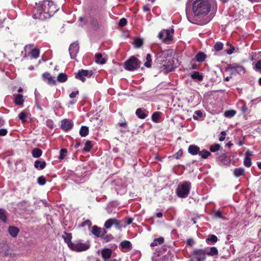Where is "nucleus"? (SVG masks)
Wrapping results in <instances>:
<instances>
[{"mask_svg":"<svg viewBox=\"0 0 261 261\" xmlns=\"http://www.w3.org/2000/svg\"><path fill=\"white\" fill-rule=\"evenodd\" d=\"M57 9L52 1L45 0L34 10V18L45 20L56 12Z\"/></svg>","mask_w":261,"mask_h":261,"instance_id":"f257e3e1","label":"nucleus"},{"mask_svg":"<svg viewBox=\"0 0 261 261\" xmlns=\"http://www.w3.org/2000/svg\"><path fill=\"white\" fill-rule=\"evenodd\" d=\"M211 9V4L208 0H196L192 4L193 13L199 18L206 16Z\"/></svg>","mask_w":261,"mask_h":261,"instance_id":"f03ea898","label":"nucleus"},{"mask_svg":"<svg viewBox=\"0 0 261 261\" xmlns=\"http://www.w3.org/2000/svg\"><path fill=\"white\" fill-rule=\"evenodd\" d=\"M191 189V183L189 181L180 182L176 190L177 195L180 198L187 197Z\"/></svg>","mask_w":261,"mask_h":261,"instance_id":"7ed1b4c3","label":"nucleus"},{"mask_svg":"<svg viewBox=\"0 0 261 261\" xmlns=\"http://www.w3.org/2000/svg\"><path fill=\"white\" fill-rule=\"evenodd\" d=\"M141 62L135 57H131L125 63V68L129 71H133L140 67Z\"/></svg>","mask_w":261,"mask_h":261,"instance_id":"20e7f679","label":"nucleus"},{"mask_svg":"<svg viewBox=\"0 0 261 261\" xmlns=\"http://www.w3.org/2000/svg\"><path fill=\"white\" fill-rule=\"evenodd\" d=\"M206 259V250L198 249L194 250L190 261H204Z\"/></svg>","mask_w":261,"mask_h":261,"instance_id":"39448f33","label":"nucleus"},{"mask_svg":"<svg viewBox=\"0 0 261 261\" xmlns=\"http://www.w3.org/2000/svg\"><path fill=\"white\" fill-rule=\"evenodd\" d=\"M33 45L30 44L25 46L24 48V58L27 57V53H28L32 58L34 59H37L39 56L40 50L37 48H33Z\"/></svg>","mask_w":261,"mask_h":261,"instance_id":"423d86ee","label":"nucleus"},{"mask_svg":"<svg viewBox=\"0 0 261 261\" xmlns=\"http://www.w3.org/2000/svg\"><path fill=\"white\" fill-rule=\"evenodd\" d=\"M173 30H163L158 35V37L164 42H168L172 40Z\"/></svg>","mask_w":261,"mask_h":261,"instance_id":"0eeeda50","label":"nucleus"},{"mask_svg":"<svg viewBox=\"0 0 261 261\" xmlns=\"http://www.w3.org/2000/svg\"><path fill=\"white\" fill-rule=\"evenodd\" d=\"M69 247L73 251L80 252L88 250L90 247V245L86 243H69Z\"/></svg>","mask_w":261,"mask_h":261,"instance_id":"6e6552de","label":"nucleus"},{"mask_svg":"<svg viewBox=\"0 0 261 261\" xmlns=\"http://www.w3.org/2000/svg\"><path fill=\"white\" fill-rule=\"evenodd\" d=\"M173 64L174 61L172 58L170 57L169 59L165 61V63L161 66V70L164 72L171 71L174 68Z\"/></svg>","mask_w":261,"mask_h":261,"instance_id":"1a4fd4ad","label":"nucleus"},{"mask_svg":"<svg viewBox=\"0 0 261 261\" xmlns=\"http://www.w3.org/2000/svg\"><path fill=\"white\" fill-rule=\"evenodd\" d=\"M92 74L91 70H82L79 71L75 77L84 82L86 81V77H90Z\"/></svg>","mask_w":261,"mask_h":261,"instance_id":"9d476101","label":"nucleus"},{"mask_svg":"<svg viewBox=\"0 0 261 261\" xmlns=\"http://www.w3.org/2000/svg\"><path fill=\"white\" fill-rule=\"evenodd\" d=\"M226 70L229 71L231 74H234L236 73L240 74L245 72L244 68L242 66L233 64L229 65L226 68Z\"/></svg>","mask_w":261,"mask_h":261,"instance_id":"9b49d317","label":"nucleus"},{"mask_svg":"<svg viewBox=\"0 0 261 261\" xmlns=\"http://www.w3.org/2000/svg\"><path fill=\"white\" fill-rule=\"evenodd\" d=\"M79 44L76 42H74L70 45L69 48V51L71 58H75L77 53L79 51Z\"/></svg>","mask_w":261,"mask_h":261,"instance_id":"f8f14e48","label":"nucleus"},{"mask_svg":"<svg viewBox=\"0 0 261 261\" xmlns=\"http://www.w3.org/2000/svg\"><path fill=\"white\" fill-rule=\"evenodd\" d=\"M43 80L50 85H55L56 84V81L55 79L47 72H45L42 75Z\"/></svg>","mask_w":261,"mask_h":261,"instance_id":"ddd939ff","label":"nucleus"},{"mask_svg":"<svg viewBox=\"0 0 261 261\" xmlns=\"http://www.w3.org/2000/svg\"><path fill=\"white\" fill-rule=\"evenodd\" d=\"M73 126L72 121L69 119H64L62 121L61 127L63 130L67 131Z\"/></svg>","mask_w":261,"mask_h":261,"instance_id":"4468645a","label":"nucleus"},{"mask_svg":"<svg viewBox=\"0 0 261 261\" xmlns=\"http://www.w3.org/2000/svg\"><path fill=\"white\" fill-rule=\"evenodd\" d=\"M92 233L96 237H101L104 235L105 231L96 226H94L92 228Z\"/></svg>","mask_w":261,"mask_h":261,"instance_id":"2eb2a0df","label":"nucleus"},{"mask_svg":"<svg viewBox=\"0 0 261 261\" xmlns=\"http://www.w3.org/2000/svg\"><path fill=\"white\" fill-rule=\"evenodd\" d=\"M101 253L103 260L107 261L111 256L112 250L108 248H105L101 250Z\"/></svg>","mask_w":261,"mask_h":261,"instance_id":"dca6fc26","label":"nucleus"},{"mask_svg":"<svg viewBox=\"0 0 261 261\" xmlns=\"http://www.w3.org/2000/svg\"><path fill=\"white\" fill-rule=\"evenodd\" d=\"M0 252L2 253L4 256L13 257L14 256V254L11 252L10 247L7 245L5 246L0 250Z\"/></svg>","mask_w":261,"mask_h":261,"instance_id":"f3484780","label":"nucleus"},{"mask_svg":"<svg viewBox=\"0 0 261 261\" xmlns=\"http://www.w3.org/2000/svg\"><path fill=\"white\" fill-rule=\"evenodd\" d=\"M199 147L195 145H191L188 148V151L192 155H196L199 154Z\"/></svg>","mask_w":261,"mask_h":261,"instance_id":"a211bd4d","label":"nucleus"},{"mask_svg":"<svg viewBox=\"0 0 261 261\" xmlns=\"http://www.w3.org/2000/svg\"><path fill=\"white\" fill-rule=\"evenodd\" d=\"M8 232L11 236L15 238L17 236L19 232V229L16 227L10 226L8 228Z\"/></svg>","mask_w":261,"mask_h":261,"instance_id":"6ab92c4d","label":"nucleus"},{"mask_svg":"<svg viewBox=\"0 0 261 261\" xmlns=\"http://www.w3.org/2000/svg\"><path fill=\"white\" fill-rule=\"evenodd\" d=\"M191 77L192 79L198 82L202 81L203 79V75L198 71L193 72L191 74Z\"/></svg>","mask_w":261,"mask_h":261,"instance_id":"aec40b11","label":"nucleus"},{"mask_svg":"<svg viewBox=\"0 0 261 261\" xmlns=\"http://www.w3.org/2000/svg\"><path fill=\"white\" fill-rule=\"evenodd\" d=\"M148 114V112L143 111L141 109L139 108L137 109L136 111V114L140 119H144L145 118Z\"/></svg>","mask_w":261,"mask_h":261,"instance_id":"412c9836","label":"nucleus"},{"mask_svg":"<svg viewBox=\"0 0 261 261\" xmlns=\"http://www.w3.org/2000/svg\"><path fill=\"white\" fill-rule=\"evenodd\" d=\"M120 246L124 251H127L130 249L131 247V243L128 241H124L121 243Z\"/></svg>","mask_w":261,"mask_h":261,"instance_id":"4be33fe9","label":"nucleus"},{"mask_svg":"<svg viewBox=\"0 0 261 261\" xmlns=\"http://www.w3.org/2000/svg\"><path fill=\"white\" fill-rule=\"evenodd\" d=\"M95 57V62L97 63H98L100 64H103L106 62V60H105V59L102 58V55L101 54H99V53L96 54Z\"/></svg>","mask_w":261,"mask_h":261,"instance_id":"5701e85b","label":"nucleus"},{"mask_svg":"<svg viewBox=\"0 0 261 261\" xmlns=\"http://www.w3.org/2000/svg\"><path fill=\"white\" fill-rule=\"evenodd\" d=\"M23 97L21 94H17L15 98L14 102L16 105L20 106L24 102Z\"/></svg>","mask_w":261,"mask_h":261,"instance_id":"b1692460","label":"nucleus"},{"mask_svg":"<svg viewBox=\"0 0 261 261\" xmlns=\"http://www.w3.org/2000/svg\"><path fill=\"white\" fill-rule=\"evenodd\" d=\"M46 166V162L45 161H40L37 160L35 162L34 166L37 169H43Z\"/></svg>","mask_w":261,"mask_h":261,"instance_id":"393cba45","label":"nucleus"},{"mask_svg":"<svg viewBox=\"0 0 261 261\" xmlns=\"http://www.w3.org/2000/svg\"><path fill=\"white\" fill-rule=\"evenodd\" d=\"M206 254L209 256H215L218 255V251L215 247H212L206 251Z\"/></svg>","mask_w":261,"mask_h":261,"instance_id":"a878e982","label":"nucleus"},{"mask_svg":"<svg viewBox=\"0 0 261 261\" xmlns=\"http://www.w3.org/2000/svg\"><path fill=\"white\" fill-rule=\"evenodd\" d=\"M29 116V113L27 110H24L19 114V118L22 122L27 121L26 118Z\"/></svg>","mask_w":261,"mask_h":261,"instance_id":"bb28decb","label":"nucleus"},{"mask_svg":"<svg viewBox=\"0 0 261 261\" xmlns=\"http://www.w3.org/2000/svg\"><path fill=\"white\" fill-rule=\"evenodd\" d=\"M245 172V170L243 168H238L234 169L233 174L234 175L238 177L241 175H243Z\"/></svg>","mask_w":261,"mask_h":261,"instance_id":"cd10ccee","label":"nucleus"},{"mask_svg":"<svg viewBox=\"0 0 261 261\" xmlns=\"http://www.w3.org/2000/svg\"><path fill=\"white\" fill-rule=\"evenodd\" d=\"M57 80L60 83L65 82L67 80V76L65 73H60L57 76Z\"/></svg>","mask_w":261,"mask_h":261,"instance_id":"c85d7f7f","label":"nucleus"},{"mask_svg":"<svg viewBox=\"0 0 261 261\" xmlns=\"http://www.w3.org/2000/svg\"><path fill=\"white\" fill-rule=\"evenodd\" d=\"M42 150L39 148H36L32 150V153L33 157L37 158L42 155Z\"/></svg>","mask_w":261,"mask_h":261,"instance_id":"c756f323","label":"nucleus"},{"mask_svg":"<svg viewBox=\"0 0 261 261\" xmlns=\"http://www.w3.org/2000/svg\"><path fill=\"white\" fill-rule=\"evenodd\" d=\"M89 133L88 127L85 126H83L81 127L80 130V134L82 137L86 136Z\"/></svg>","mask_w":261,"mask_h":261,"instance_id":"7c9ffc66","label":"nucleus"},{"mask_svg":"<svg viewBox=\"0 0 261 261\" xmlns=\"http://www.w3.org/2000/svg\"><path fill=\"white\" fill-rule=\"evenodd\" d=\"M160 116L161 113L159 112H155L152 115L151 119L153 122L158 123L159 122Z\"/></svg>","mask_w":261,"mask_h":261,"instance_id":"2f4dec72","label":"nucleus"},{"mask_svg":"<svg viewBox=\"0 0 261 261\" xmlns=\"http://www.w3.org/2000/svg\"><path fill=\"white\" fill-rule=\"evenodd\" d=\"M164 238L163 237H160L159 238L155 239L154 241L151 243L150 246L152 247H154L156 246L158 244H161L164 242Z\"/></svg>","mask_w":261,"mask_h":261,"instance_id":"473e14b6","label":"nucleus"},{"mask_svg":"<svg viewBox=\"0 0 261 261\" xmlns=\"http://www.w3.org/2000/svg\"><path fill=\"white\" fill-rule=\"evenodd\" d=\"M202 159H206L208 158V156H210L211 153L210 152L205 150L203 149L201 151H199V154H198Z\"/></svg>","mask_w":261,"mask_h":261,"instance_id":"72a5a7b5","label":"nucleus"},{"mask_svg":"<svg viewBox=\"0 0 261 261\" xmlns=\"http://www.w3.org/2000/svg\"><path fill=\"white\" fill-rule=\"evenodd\" d=\"M206 56L203 53H199L196 56V60L199 62H202L204 61Z\"/></svg>","mask_w":261,"mask_h":261,"instance_id":"f704fd0d","label":"nucleus"},{"mask_svg":"<svg viewBox=\"0 0 261 261\" xmlns=\"http://www.w3.org/2000/svg\"><path fill=\"white\" fill-rule=\"evenodd\" d=\"M143 43V40L141 38H136L134 41V44L137 48L140 47Z\"/></svg>","mask_w":261,"mask_h":261,"instance_id":"c9c22d12","label":"nucleus"},{"mask_svg":"<svg viewBox=\"0 0 261 261\" xmlns=\"http://www.w3.org/2000/svg\"><path fill=\"white\" fill-rule=\"evenodd\" d=\"M114 218L109 219L107 220L105 223V227L107 229H109L113 225Z\"/></svg>","mask_w":261,"mask_h":261,"instance_id":"e433bc0d","label":"nucleus"},{"mask_svg":"<svg viewBox=\"0 0 261 261\" xmlns=\"http://www.w3.org/2000/svg\"><path fill=\"white\" fill-rule=\"evenodd\" d=\"M7 215L6 211L3 209H0V219L3 222H6L7 221Z\"/></svg>","mask_w":261,"mask_h":261,"instance_id":"4c0bfd02","label":"nucleus"},{"mask_svg":"<svg viewBox=\"0 0 261 261\" xmlns=\"http://www.w3.org/2000/svg\"><path fill=\"white\" fill-rule=\"evenodd\" d=\"M146 62L144 63V65L147 67H150L151 66V56L149 54H147L146 57Z\"/></svg>","mask_w":261,"mask_h":261,"instance_id":"58836bf2","label":"nucleus"},{"mask_svg":"<svg viewBox=\"0 0 261 261\" xmlns=\"http://www.w3.org/2000/svg\"><path fill=\"white\" fill-rule=\"evenodd\" d=\"M92 145L91 142L89 141H87L85 144V147L83 148V150L85 151H89L91 149Z\"/></svg>","mask_w":261,"mask_h":261,"instance_id":"ea45409f","label":"nucleus"},{"mask_svg":"<svg viewBox=\"0 0 261 261\" xmlns=\"http://www.w3.org/2000/svg\"><path fill=\"white\" fill-rule=\"evenodd\" d=\"M236 114V112L234 110L227 111L224 113V116L227 117H232Z\"/></svg>","mask_w":261,"mask_h":261,"instance_id":"a19ab883","label":"nucleus"},{"mask_svg":"<svg viewBox=\"0 0 261 261\" xmlns=\"http://www.w3.org/2000/svg\"><path fill=\"white\" fill-rule=\"evenodd\" d=\"M244 165L246 167H249L251 166L252 163L251 159L249 157H245L244 161Z\"/></svg>","mask_w":261,"mask_h":261,"instance_id":"79ce46f5","label":"nucleus"},{"mask_svg":"<svg viewBox=\"0 0 261 261\" xmlns=\"http://www.w3.org/2000/svg\"><path fill=\"white\" fill-rule=\"evenodd\" d=\"M220 146L218 144H216L213 145H211L210 147V149L212 152H215L220 149Z\"/></svg>","mask_w":261,"mask_h":261,"instance_id":"37998d69","label":"nucleus"},{"mask_svg":"<svg viewBox=\"0 0 261 261\" xmlns=\"http://www.w3.org/2000/svg\"><path fill=\"white\" fill-rule=\"evenodd\" d=\"M67 152V150L66 149H64V148L60 150V156H59L60 159H61V160L64 159L66 155Z\"/></svg>","mask_w":261,"mask_h":261,"instance_id":"c03bdc74","label":"nucleus"},{"mask_svg":"<svg viewBox=\"0 0 261 261\" xmlns=\"http://www.w3.org/2000/svg\"><path fill=\"white\" fill-rule=\"evenodd\" d=\"M207 241H211L213 243H216L218 241V238L216 236L212 234L209 236L207 239Z\"/></svg>","mask_w":261,"mask_h":261,"instance_id":"a18cd8bd","label":"nucleus"},{"mask_svg":"<svg viewBox=\"0 0 261 261\" xmlns=\"http://www.w3.org/2000/svg\"><path fill=\"white\" fill-rule=\"evenodd\" d=\"M64 240L67 243L69 246V243H72L71 241V235L70 233H66V236L64 237Z\"/></svg>","mask_w":261,"mask_h":261,"instance_id":"49530a36","label":"nucleus"},{"mask_svg":"<svg viewBox=\"0 0 261 261\" xmlns=\"http://www.w3.org/2000/svg\"><path fill=\"white\" fill-rule=\"evenodd\" d=\"M223 46V45L222 43L217 42L215 44V45L214 46V48L216 50L219 51L222 49Z\"/></svg>","mask_w":261,"mask_h":261,"instance_id":"de8ad7c7","label":"nucleus"},{"mask_svg":"<svg viewBox=\"0 0 261 261\" xmlns=\"http://www.w3.org/2000/svg\"><path fill=\"white\" fill-rule=\"evenodd\" d=\"M202 115V113L200 111H196L195 112L194 114L193 115V118L194 119H197L198 117H201Z\"/></svg>","mask_w":261,"mask_h":261,"instance_id":"09e8293b","label":"nucleus"},{"mask_svg":"<svg viewBox=\"0 0 261 261\" xmlns=\"http://www.w3.org/2000/svg\"><path fill=\"white\" fill-rule=\"evenodd\" d=\"M38 182L40 185H44L45 184L46 180L44 177L40 176L38 178Z\"/></svg>","mask_w":261,"mask_h":261,"instance_id":"8fccbe9b","label":"nucleus"},{"mask_svg":"<svg viewBox=\"0 0 261 261\" xmlns=\"http://www.w3.org/2000/svg\"><path fill=\"white\" fill-rule=\"evenodd\" d=\"M169 52L168 50H165L164 51H163L161 55L159 56V58H162V59H163V58H167L169 57Z\"/></svg>","mask_w":261,"mask_h":261,"instance_id":"3c124183","label":"nucleus"},{"mask_svg":"<svg viewBox=\"0 0 261 261\" xmlns=\"http://www.w3.org/2000/svg\"><path fill=\"white\" fill-rule=\"evenodd\" d=\"M113 225L115 226L117 228L120 229L121 228L120 221L114 218Z\"/></svg>","mask_w":261,"mask_h":261,"instance_id":"603ef678","label":"nucleus"},{"mask_svg":"<svg viewBox=\"0 0 261 261\" xmlns=\"http://www.w3.org/2000/svg\"><path fill=\"white\" fill-rule=\"evenodd\" d=\"M127 23V20L125 18H121L119 22V25L121 27L124 26Z\"/></svg>","mask_w":261,"mask_h":261,"instance_id":"864d4df0","label":"nucleus"},{"mask_svg":"<svg viewBox=\"0 0 261 261\" xmlns=\"http://www.w3.org/2000/svg\"><path fill=\"white\" fill-rule=\"evenodd\" d=\"M255 68L259 71H261V59L257 62Z\"/></svg>","mask_w":261,"mask_h":261,"instance_id":"5fc2aeb1","label":"nucleus"},{"mask_svg":"<svg viewBox=\"0 0 261 261\" xmlns=\"http://www.w3.org/2000/svg\"><path fill=\"white\" fill-rule=\"evenodd\" d=\"M225 136H226V133L224 131L222 132L221 133V136L219 138V141H224L225 138Z\"/></svg>","mask_w":261,"mask_h":261,"instance_id":"6e6d98bb","label":"nucleus"},{"mask_svg":"<svg viewBox=\"0 0 261 261\" xmlns=\"http://www.w3.org/2000/svg\"><path fill=\"white\" fill-rule=\"evenodd\" d=\"M234 50V47L233 46L230 45L229 49L227 50V53L228 55H231L233 53Z\"/></svg>","mask_w":261,"mask_h":261,"instance_id":"4d7b16f0","label":"nucleus"},{"mask_svg":"<svg viewBox=\"0 0 261 261\" xmlns=\"http://www.w3.org/2000/svg\"><path fill=\"white\" fill-rule=\"evenodd\" d=\"M79 92L78 90L76 91L75 92H72L69 95V97L71 98H73L76 96V95L79 94Z\"/></svg>","mask_w":261,"mask_h":261,"instance_id":"13d9d810","label":"nucleus"},{"mask_svg":"<svg viewBox=\"0 0 261 261\" xmlns=\"http://www.w3.org/2000/svg\"><path fill=\"white\" fill-rule=\"evenodd\" d=\"M7 133V130L6 129H0V136H4Z\"/></svg>","mask_w":261,"mask_h":261,"instance_id":"bf43d9fd","label":"nucleus"},{"mask_svg":"<svg viewBox=\"0 0 261 261\" xmlns=\"http://www.w3.org/2000/svg\"><path fill=\"white\" fill-rule=\"evenodd\" d=\"M118 125L120 126L123 127L124 128H126V127H127V123H126V122L119 123Z\"/></svg>","mask_w":261,"mask_h":261,"instance_id":"052dcab7","label":"nucleus"},{"mask_svg":"<svg viewBox=\"0 0 261 261\" xmlns=\"http://www.w3.org/2000/svg\"><path fill=\"white\" fill-rule=\"evenodd\" d=\"M214 216L216 218H221V214L220 212H216L214 214Z\"/></svg>","mask_w":261,"mask_h":261,"instance_id":"680f3d73","label":"nucleus"},{"mask_svg":"<svg viewBox=\"0 0 261 261\" xmlns=\"http://www.w3.org/2000/svg\"><path fill=\"white\" fill-rule=\"evenodd\" d=\"M133 222V219L131 218H128L127 219V220H126V224L127 225H129L130 224H131Z\"/></svg>","mask_w":261,"mask_h":261,"instance_id":"e2e57ef3","label":"nucleus"},{"mask_svg":"<svg viewBox=\"0 0 261 261\" xmlns=\"http://www.w3.org/2000/svg\"><path fill=\"white\" fill-rule=\"evenodd\" d=\"M252 152L250 151L249 150H247L245 153L246 157L248 156L250 158V156L252 155Z\"/></svg>","mask_w":261,"mask_h":261,"instance_id":"0e129e2a","label":"nucleus"},{"mask_svg":"<svg viewBox=\"0 0 261 261\" xmlns=\"http://www.w3.org/2000/svg\"><path fill=\"white\" fill-rule=\"evenodd\" d=\"M182 155V151L181 150H179L176 154H175V158L176 159L178 158L179 156H181Z\"/></svg>","mask_w":261,"mask_h":261,"instance_id":"69168bd1","label":"nucleus"},{"mask_svg":"<svg viewBox=\"0 0 261 261\" xmlns=\"http://www.w3.org/2000/svg\"><path fill=\"white\" fill-rule=\"evenodd\" d=\"M156 216L158 218H161L163 216V214H162V213L159 212V213L156 214Z\"/></svg>","mask_w":261,"mask_h":261,"instance_id":"338daca9","label":"nucleus"},{"mask_svg":"<svg viewBox=\"0 0 261 261\" xmlns=\"http://www.w3.org/2000/svg\"><path fill=\"white\" fill-rule=\"evenodd\" d=\"M242 110L244 112H245L247 110V107L244 106L242 108Z\"/></svg>","mask_w":261,"mask_h":261,"instance_id":"774afa93","label":"nucleus"}]
</instances>
